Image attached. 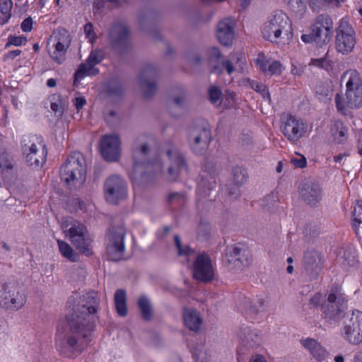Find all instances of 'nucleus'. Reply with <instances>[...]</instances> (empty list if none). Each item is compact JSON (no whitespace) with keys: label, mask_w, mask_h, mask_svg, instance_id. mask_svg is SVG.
I'll return each mask as SVG.
<instances>
[{"label":"nucleus","mask_w":362,"mask_h":362,"mask_svg":"<svg viewBox=\"0 0 362 362\" xmlns=\"http://www.w3.org/2000/svg\"><path fill=\"white\" fill-rule=\"evenodd\" d=\"M68 302L71 310L66 315V326L63 335H59L56 346L59 353L67 358H75L86 347L93 329V316L98 308V295L88 292L79 298L77 304Z\"/></svg>","instance_id":"f257e3e1"},{"label":"nucleus","mask_w":362,"mask_h":362,"mask_svg":"<svg viewBox=\"0 0 362 362\" xmlns=\"http://www.w3.org/2000/svg\"><path fill=\"white\" fill-rule=\"evenodd\" d=\"M261 33L264 39L279 46L289 45L293 40V27L288 16L278 11L269 16L262 24Z\"/></svg>","instance_id":"f03ea898"},{"label":"nucleus","mask_w":362,"mask_h":362,"mask_svg":"<svg viewBox=\"0 0 362 362\" xmlns=\"http://www.w3.org/2000/svg\"><path fill=\"white\" fill-rule=\"evenodd\" d=\"M342 78L346 80V97L337 94L334 100L337 110L346 114L347 108L358 109L362 106V80L359 73L354 69L346 71Z\"/></svg>","instance_id":"7ed1b4c3"},{"label":"nucleus","mask_w":362,"mask_h":362,"mask_svg":"<svg viewBox=\"0 0 362 362\" xmlns=\"http://www.w3.org/2000/svg\"><path fill=\"white\" fill-rule=\"evenodd\" d=\"M62 181L69 188L81 187L86 176V167L83 156L79 152H74L63 163L60 170Z\"/></svg>","instance_id":"20e7f679"},{"label":"nucleus","mask_w":362,"mask_h":362,"mask_svg":"<svg viewBox=\"0 0 362 362\" xmlns=\"http://www.w3.org/2000/svg\"><path fill=\"white\" fill-rule=\"evenodd\" d=\"M65 236L75 247L86 256L93 254V239L84 224L77 221H71L63 226Z\"/></svg>","instance_id":"39448f33"},{"label":"nucleus","mask_w":362,"mask_h":362,"mask_svg":"<svg viewBox=\"0 0 362 362\" xmlns=\"http://www.w3.org/2000/svg\"><path fill=\"white\" fill-rule=\"evenodd\" d=\"M148 146L146 144H143L139 146L135 144L132 156L134 159V171L131 173L132 180L136 178L137 174H141V177L144 176V173L155 171L159 172L162 170V163L159 159L147 161V154Z\"/></svg>","instance_id":"423d86ee"},{"label":"nucleus","mask_w":362,"mask_h":362,"mask_svg":"<svg viewBox=\"0 0 362 362\" xmlns=\"http://www.w3.org/2000/svg\"><path fill=\"white\" fill-rule=\"evenodd\" d=\"M356 42V34L353 26L346 19L340 20L334 40L337 52L343 55L349 54L354 50Z\"/></svg>","instance_id":"0eeeda50"},{"label":"nucleus","mask_w":362,"mask_h":362,"mask_svg":"<svg viewBox=\"0 0 362 362\" xmlns=\"http://www.w3.org/2000/svg\"><path fill=\"white\" fill-rule=\"evenodd\" d=\"M341 335L349 344L358 345L362 342V312L354 310L345 317Z\"/></svg>","instance_id":"6e6552de"},{"label":"nucleus","mask_w":362,"mask_h":362,"mask_svg":"<svg viewBox=\"0 0 362 362\" xmlns=\"http://www.w3.org/2000/svg\"><path fill=\"white\" fill-rule=\"evenodd\" d=\"M347 301V296L339 290L332 291L329 293L327 302L322 305V314L327 323L332 324L341 317Z\"/></svg>","instance_id":"1a4fd4ad"},{"label":"nucleus","mask_w":362,"mask_h":362,"mask_svg":"<svg viewBox=\"0 0 362 362\" xmlns=\"http://www.w3.org/2000/svg\"><path fill=\"white\" fill-rule=\"evenodd\" d=\"M26 303V296L15 284L0 283V306L19 310Z\"/></svg>","instance_id":"9d476101"},{"label":"nucleus","mask_w":362,"mask_h":362,"mask_svg":"<svg viewBox=\"0 0 362 362\" xmlns=\"http://www.w3.org/2000/svg\"><path fill=\"white\" fill-rule=\"evenodd\" d=\"M71 42V38L68 30L58 29L53 32L50 37V43L53 50L50 53L52 59L62 64L66 59V54Z\"/></svg>","instance_id":"9b49d317"},{"label":"nucleus","mask_w":362,"mask_h":362,"mask_svg":"<svg viewBox=\"0 0 362 362\" xmlns=\"http://www.w3.org/2000/svg\"><path fill=\"white\" fill-rule=\"evenodd\" d=\"M281 131L290 142L296 144L305 136L307 125L302 119L288 115L282 119Z\"/></svg>","instance_id":"f8f14e48"},{"label":"nucleus","mask_w":362,"mask_h":362,"mask_svg":"<svg viewBox=\"0 0 362 362\" xmlns=\"http://www.w3.org/2000/svg\"><path fill=\"white\" fill-rule=\"evenodd\" d=\"M333 22L332 18L325 14L319 15L310 25V32L313 33L315 43L318 45L327 44L332 37Z\"/></svg>","instance_id":"ddd939ff"},{"label":"nucleus","mask_w":362,"mask_h":362,"mask_svg":"<svg viewBox=\"0 0 362 362\" xmlns=\"http://www.w3.org/2000/svg\"><path fill=\"white\" fill-rule=\"evenodd\" d=\"M105 195L108 202L117 203L127 195V187L124 180L117 175L110 176L105 184Z\"/></svg>","instance_id":"4468645a"},{"label":"nucleus","mask_w":362,"mask_h":362,"mask_svg":"<svg viewBox=\"0 0 362 362\" xmlns=\"http://www.w3.org/2000/svg\"><path fill=\"white\" fill-rule=\"evenodd\" d=\"M193 276L198 281L208 282L213 279L214 269L211 259L206 254L197 256L193 264Z\"/></svg>","instance_id":"2eb2a0df"},{"label":"nucleus","mask_w":362,"mask_h":362,"mask_svg":"<svg viewBox=\"0 0 362 362\" xmlns=\"http://www.w3.org/2000/svg\"><path fill=\"white\" fill-rule=\"evenodd\" d=\"M103 157L109 161L117 160L120 156V140L117 134H106L100 141Z\"/></svg>","instance_id":"dca6fc26"},{"label":"nucleus","mask_w":362,"mask_h":362,"mask_svg":"<svg viewBox=\"0 0 362 362\" xmlns=\"http://www.w3.org/2000/svg\"><path fill=\"white\" fill-rule=\"evenodd\" d=\"M104 59V52L100 49H95L90 52L86 63L81 64L75 73V80L79 81L86 76H93L98 73L95 66Z\"/></svg>","instance_id":"f3484780"},{"label":"nucleus","mask_w":362,"mask_h":362,"mask_svg":"<svg viewBox=\"0 0 362 362\" xmlns=\"http://www.w3.org/2000/svg\"><path fill=\"white\" fill-rule=\"evenodd\" d=\"M300 344L317 362L324 361L329 356L327 349L314 338H302L300 339Z\"/></svg>","instance_id":"a211bd4d"},{"label":"nucleus","mask_w":362,"mask_h":362,"mask_svg":"<svg viewBox=\"0 0 362 362\" xmlns=\"http://www.w3.org/2000/svg\"><path fill=\"white\" fill-rule=\"evenodd\" d=\"M235 20L233 18H226L221 21L217 25L216 36L221 44L224 46H230L235 38Z\"/></svg>","instance_id":"6ab92c4d"},{"label":"nucleus","mask_w":362,"mask_h":362,"mask_svg":"<svg viewBox=\"0 0 362 362\" xmlns=\"http://www.w3.org/2000/svg\"><path fill=\"white\" fill-rule=\"evenodd\" d=\"M240 346L238 350V353H243L247 348H256L263 342V337L261 333L256 329H247L240 336Z\"/></svg>","instance_id":"aec40b11"},{"label":"nucleus","mask_w":362,"mask_h":362,"mask_svg":"<svg viewBox=\"0 0 362 362\" xmlns=\"http://www.w3.org/2000/svg\"><path fill=\"white\" fill-rule=\"evenodd\" d=\"M124 235L122 233L110 235L107 245V252L110 259L118 261L124 255Z\"/></svg>","instance_id":"412c9836"},{"label":"nucleus","mask_w":362,"mask_h":362,"mask_svg":"<svg viewBox=\"0 0 362 362\" xmlns=\"http://www.w3.org/2000/svg\"><path fill=\"white\" fill-rule=\"evenodd\" d=\"M255 62L265 75H280L284 70L279 61L268 59L263 53L257 55Z\"/></svg>","instance_id":"4be33fe9"},{"label":"nucleus","mask_w":362,"mask_h":362,"mask_svg":"<svg viewBox=\"0 0 362 362\" xmlns=\"http://www.w3.org/2000/svg\"><path fill=\"white\" fill-rule=\"evenodd\" d=\"M301 198L310 205H315L322 199V189L317 183L306 182L300 189Z\"/></svg>","instance_id":"5701e85b"},{"label":"nucleus","mask_w":362,"mask_h":362,"mask_svg":"<svg viewBox=\"0 0 362 362\" xmlns=\"http://www.w3.org/2000/svg\"><path fill=\"white\" fill-rule=\"evenodd\" d=\"M168 158L171 163L168 168V173L172 180H175L178 175L186 169V165L182 155L175 147L167 151Z\"/></svg>","instance_id":"b1692460"},{"label":"nucleus","mask_w":362,"mask_h":362,"mask_svg":"<svg viewBox=\"0 0 362 362\" xmlns=\"http://www.w3.org/2000/svg\"><path fill=\"white\" fill-rule=\"evenodd\" d=\"M183 321L185 326L192 331L199 330L202 324V319L199 313L191 308L184 310Z\"/></svg>","instance_id":"393cba45"},{"label":"nucleus","mask_w":362,"mask_h":362,"mask_svg":"<svg viewBox=\"0 0 362 362\" xmlns=\"http://www.w3.org/2000/svg\"><path fill=\"white\" fill-rule=\"evenodd\" d=\"M128 35V30L125 25L122 23L115 25L110 33L112 45H124L127 40Z\"/></svg>","instance_id":"a878e982"},{"label":"nucleus","mask_w":362,"mask_h":362,"mask_svg":"<svg viewBox=\"0 0 362 362\" xmlns=\"http://www.w3.org/2000/svg\"><path fill=\"white\" fill-rule=\"evenodd\" d=\"M210 140V132L206 129H202L199 135L194 138V142L192 144L193 151L196 153L201 154L207 148Z\"/></svg>","instance_id":"bb28decb"},{"label":"nucleus","mask_w":362,"mask_h":362,"mask_svg":"<svg viewBox=\"0 0 362 362\" xmlns=\"http://www.w3.org/2000/svg\"><path fill=\"white\" fill-rule=\"evenodd\" d=\"M347 128L340 121H335L331 124L330 134L335 143L342 144L347 139Z\"/></svg>","instance_id":"cd10ccee"},{"label":"nucleus","mask_w":362,"mask_h":362,"mask_svg":"<svg viewBox=\"0 0 362 362\" xmlns=\"http://www.w3.org/2000/svg\"><path fill=\"white\" fill-rule=\"evenodd\" d=\"M245 62L244 55L240 53L230 54V59L223 62L222 66L228 74H231L238 68L242 69V64Z\"/></svg>","instance_id":"c85d7f7f"},{"label":"nucleus","mask_w":362,"mask_h":362,"mask_svg":"<svg viewBox=\"0 0 362 362\" xmlns=\"http://www.w3.org/2000/svg\"><path fill=\"white\" fill-rule=\"evenodd\" d=\"M304 262L308 269L317 270L321 268V255L316 251H308L305 254Z\"/></svg>","instance_id":"c756f323"},{"label":"nucleus","mask_w":362,"mask_h":362,"mask_svg":"<svg viewBox=\"0 0 362 362\" xmlns=\"http://www.w3.org/2000/svg\"><path fill=\"white\" fill-rule=\"evenodd\" d=\"M174 240L177 249L178 255L183 258L182 263H188L189 259L195 255L194 250H192L188 246H182L178 235H175Z\"/></svg>","instance_id":"7c9ffc66"},{"label":"nucleus","mask_w":362,"mask_h":362,"mask_svg":"<svg viewBox=\"0 0 362 362\" xmlns=\"http://www.w3.org/2000/svg\"><path fill=\"white\" fill-rule=\"evenodd\" d=\"M23 151L24 153H26L28 151L29 153L26 156L27 162L31 166L39 167L42 166V163L45 162V158H42V161H40L37 158H35V155L37 151V146L35 144H33L30 146H28L26 144L23 146Z\"/></svg>","instance_id":"2f4dec72"},{"label":"nucleus","mask_w":362,"mask_h":362,"mask_svg":"<svg viewBox=\"0 0 362 362\" xmlns=\"http://www.w3.org/2000/svg\"><path fill=\"white\" fill-rule=\"evenodd\" d=\"M57 243L59 252L64 257L71 262H76L78 259V253L74 250L69 244L62 240H58Z\"/></svg>","instance_id":"473e14b6"},{"label":"nucleus","mask_w":362,"mask_h":362,"mask_svg":"<svg viewBox=\"0 0 362 362\" xmlns=\"http://www.w3.org/2000/svg\"><path fill=\"white\" fill-rule=\"evenodd\" d=\"M115 303L117 313L125 316L127 313L126 305V293L124 290H117L115 294Z\"/></svg>","instance_id":"72a5a7b5"},{"label":"nucleus","mask_w":362,"mask_h":362,"mask_svg":"<svg viewBox=\"0 0 362 362\" xmlns=\"http://www.w3.org/2000/svg\"><path fill=\"white\" fill-rule=\"evenodd\" d=\"M192 353L197 362H208L211 358V354L203 344L197 345L193 348Z\"/></svg>","instance_id":"f704fd0d"},{"label":"nucleus","mask_w":362,"mask_h":362,"mask_svg":"<svg viewBox=\"0 0 362 362\" xmlns=\"http://www.w3.org/2000/svg\"><path fill=\"white\" fill-rule=\"evenodd\" d=\"M245 86H248L254 90L259 93L264 99L270 101V95L267 87L262 83L250 80L249 78L245 80Z\"/></svg>","instance_id":"c9c22d12"},{"label":"nucleus","mask_w":362,"mask_h":362,"mask_svg":"<svg viewBox=\"0 0 362 362\" xmlns=\"http://www.w3.org/2000/svg\"><path fill=\"white\" fill-rule=\"evenodd\" d=\"M138 304L143 318L146 320H149L152 316V308L149 299L146 296H141L139 298Z\"/></svg>","instance_id":"e433bc0d"},{"label":"nucleus","mask_w":362,"mask_h":362,"mask_svg":"<svg viewBox=\"0 0 362 362\" xmlns=\"http://www.w3.org/2000/svg\"><path fill=\"white\" fill-rule=\"evenodd\" d=\"M209 56H210V63L213 67L214 72L221 73L222 69L219 68L218 66L213 65L214 62H216L220 57H221V54L220 50L216 47H212L209 49Z\"/></svg>","instance_id":"4c0bfd02"},{"label":"nucleus","mask_w":362,"mask_h":362,"mask_svg":"<svg viewBox=\"0 0 362 362\" xmlns=\"http://www.w3.org/2000/svg\"><path fill=\"white\" fill-rule=\"evenodd\" d=\"M247 179L246 170L240 167L233 170V180L237 185L243 184Z\"/></svg>","instance_id":"58836bf2"},{"label":"nucleus","mask_w":362,"mask_h":362,"mask_svg":"<svg viewBox=\"0 0 362 362\" xmlns=\"http://www.w3.org/2000/svg\"><path fill=\"white\" fill-rule=\"evenodd\" d=\"M26 42V37L9 35L8 37V42L5 45V48H8L11 45L21 46L22 45H25Z\"/></svg>","instance_id":"ea45409f"},{"label":"nucleus","mask_w":362,"mask_h":362,"mask_svg":"<svg viewBox=\"0 0 362 362\" xmlns=\"http://www.w3.org/2000/svg\"><path fill=\"white\" fill-rule=\"evenodd\" d=\"M66 103L61 98H58L57 101L51 103V109L57 117H60L64 112Z\"/></svg>","instance_id":"a19ab883"},{"label":"nucleus","mask_w":362,"mask_h":362,"mask_svg":"<svg viewBox=\"0 0 362 362\" xmlns=\"http://www.w3.org/2000/svg\"><path fill=\"white\" fill-rule=\"evenodd\" d=\"M222 93L221 90L216 86H212L209 89V99L212 104L218 105L220 104V99Z\"/></svg>","instance_id":"79ce46f5"},{"label":"nucleus","mask_w":362,"mask_h":362,"mask_svg":"<svg viewBox=\"0 0 362 362\" xmlns=\"http://www.w3.org/2000/svg\"><path fill=\"white\" fill-rule=\"evenodd\" d=\"M140 83L146 96H150L155 91L156 86L153 82L148 81L141 77Z\"/></svg>","instance_id":"37998d69"},{"label":"nucleus","mask_w":362,"mask_h":362,"mask_svg":"<svg viewBox=\"0 0 362 362\" xmlns=\"http://www.w3.org/2000/svg\"><path fill=\"white\" fill-rule=\"evenodd\" d=\"M84 33L86 37L93 44L95 40L96 35L93 30V25L91 23H88L84 25Z\"/></svg>","instance_id":"c03bdc74"},{"label":"nucleus","mask_w":362,"mask_h":362,"mask_svg":"<svg viewBox=\"0 0 362 362\" xmlns=\"http://www.w3.org/2000/svg\"><path fill=\"white\" fill-rule=\"evenodd\" d=\"M291 163L296 168H303L307 165V160L305 156L298 154L296 157L291 158Z\"/></svg>","instance_id":"a18cd8bd"},{"label":"nucleus","mask_w":362,"mask_h":362,"mask_svg":"<svg viewBox=\"0 0 362 362\" xmlns=\"http://www.w3.org/2000/svg\"><path fill=\"white\" fill-rule=\"evenodd\" d=\"M12 7L13 2L11 0H1L0 11L2 14H11V11Z\"/></svg>","instance_id":"49530a36"},{"label":"nucleus","mask_w":362,"mask_h":362,"mask_svg":"<svg viewBox=\"0 0 362 362\" xmlns=\"http://www.w3.org/2000/svg\"><path fill=\"white\" fill-rule=\"evenodd\" d=\"M225 105L226 107H233L236 104V95L233 91L227 90L225 93Z\"/></svg>","instance_id":"de8ad7c7"},{"label":"nucleus","mask_w":362,"mask_h":362,"mask_svg":"<svg viewBox=\"0 0 362 362\" xmlns=\"http://www.w3.org/2000/svg\"><path fill=\"white\" fill-rule=\"evenodd\" d=\"M329 62L325 58H320V59H313L310 62V65L320 67V68H326L328 66Z\"/></svg>","instance_id":"09e8293b"},{"label":"nucleus","mask_w":362,"mask_h":362,"mask_svg":"<svg viewBox=\"0 0 362 362\" xmlns=\"http://www.w3.org/2000/svg\"><path fill=\"white\" fill-rule=\"evenodd\" d=\"M33 21L31 17L26 18L22 23L21 28L23 32H30L33 29Z\"/></svg>","instance_id":"8fccbe9b"},{"label":"nucleus","mask_w":362,"mask_h":362,"mask_svg":"<svg viewBox=\"0 0 362 362\" xmlns=\"http://www.w3.org/2000/svg\"><path fill=\"white\" fill-rule=\"evenodd\" d=\"M323 301V296L322 294L317 293L313 296V297L310 299V303L314 305H322L323 303H322Z\"/></svg>","instance_id":"3c124183"},{"label":"nucleus","mask_w":362,"mask_h":362,"mask_svg":"<svg viewBox=\"0 0 362 362\" xmlns=\"http://www.w3.org/2000/svg\"><path fill=\"white\" fill-rule=\"evenodd\" d=\"M21 53V50H20V49H15V50L10 51L6 54L4 55V61L13 60L16 57L20 55Z\"/></svg>","instance_id":"603ef678"},{"label":"nucleus","mask_w":362,"mask_h":362,"mask_svg":"<svg viewBox=\"0 0 362 362\" xmlns=\"http://www.w3.org/2000/svg\"><path fill=\"white\" fill-rule=\"evenodd\" d=\"M230 255L232 257H234L235 261H240V256L242 252V250L238 247H233L229 249Z\"/></svg>","instance_id":"864d4df0"},{"label":"nucleus","mask_w":362,"mask_h":362,"mask_svg":"<svg viewBox=\"0 0 362 362\" xmlns=\"http://www.w3.org/2000/svg\"><path fill=\"white\" fill-rule=\"evenodd\" d=\"M86 103V99L83 97H78L74 99V105L78 111L83 107Z\"/></svg>","instance_id":"5fc2aeb1"},{"label":"nucleus","mask_w":362,"mask_h":362,"mask_svg":"<svg viewBox=\"0 0 362 362\" xmlns=\"http://www.w3.org/2000/svg\"><path fill=\"white\" fill-rule=\"evenodd\" d=\"M300 39L305 43L315 42V38L312 32H310V34H303Z\"/></svg>","instance_id":"6e6d98bb"},{"label":"nucleus","mask_w":362,"mask_h":362,"mask_svg":"<svg viewBox=\"0 0 362 362\" xmlns=\"http://www.w3.org/2000/svg\"><path fill=\"white\" fill-rule=\"evenodd\" d=\"M250 362H267L265 358L259 354H256L252 356Z\"/></svg>","instance_id":"4d7b16f0"},{"label":"nucleus","mask_w":362,"mask_h":362,"mask_svg":"<svg viewBox=\"0 0 362 362\" xmlns=\"http://www.w3.org/2000/svg\"><path fill=\"white\" fill-rule=\"evenodd\" d=\"M252 0H239L240 6L243 10L247 9Z\"/></svg>","instance_id":"13d9d810"},{"label":"nucleus","mask_w":362,"mask_h":362,"mask_svg":"<svg viewBox=\"0 0 362 362\" xmlns=\"http://www.w3.org/2000/svg\"><path fill=\"white\" fill-rule=\"evenodd\" d=\"M348 156H349V154L346 153H339V155L335 156L334 157V161L335 163H341L342 160L344 159L345 158H346Z\"/></svg>","instance_id":"bf43d9fd"},{"label":"nucleus","mask_w":362,"mask_h":362,"mask_svg":"<svg viewBox=\"0 0 362 362\" xmlns=\"http://www.w3.org/2000/svg\"><path fill=\"white\" fill-rule=\"evenodd\" d=\"M328 4H334L337 6H339L341 3L344 2L346 0H325Z\"/></svg>","instance_id":"052dcab7"},{"label":"nucleus","mask_w":362,"mask_h":362,"mask_svg":"<svg viewBox=\"0 0 362 362\" xmlns=\"http://www.w3.org/2000/svg\"><path fill=\"white\" fill-rule=\"evenodd\" d=\"M3 15L4 16V17L0 18L2 25L6 23L11 16V14H3Z\"/></svg>","instance_id":"680f3d73"},{"label":"nucleus","mask_w":362,"mask_h":362,"mask_svg":"<svg viewBox=\"0 0 362 362\" xmlns=\"http://www.w3.org/2000/svg\"><path fill=\"white\" fill-rule=\"evenodd\" d=\"M354 362H362V351H359L355 355Z\"/></svg>","instance_id":"e2e57ef3"},{"label":"nucleus","mask_w":362,"mask_h":362,"mask_svg":"<svg viewBox=\"0 0 362 362\" xmlns=\"http://www.w3.org/2000/svg\"><path fill=\"white\" fill-rule=\"evenodd\" d=\"M56 81L54 78H49L47 81V86L49 87H54L56 86Z\"/></svg>","instance_id":"0e129e2a"},{"label":"nucleus","mask_w":362,"mask_h":362,"mask_svg":"<svg viewBox=\"0 0 362 362\" xmlns=\"http://www.w3.org/2000/svg\"><path fill=\"white\" fill-rule=\"evenodd\" d=\"M334 362H344V356L338 355L334 357Z\"/></svg>","instance_id":"69168bd1"},{"label":"nucleus","mask_w":362,"mask_h":362,"mask_svg":"<svg viewBox=\"0 0 362 362\" xmlns=\"http://www.w3.org/2000/svg\"><path fill=\"white\" fill-rule=\"evenodd\" d=\"M182 100H183V98L182 97H178V98H175V103L176 105H180L182 104Z\"/></svg>","instance_id":"338daca9"},{"label":"nucleus","mask_w":362,"mask_h":362,"mask_svg":"<svg viewBox=\"0 0 362 362\" xmlns=\"http://www.w3.org/2000/svg\"><path fill=\"white\" fill-rule=\"evenodd\" d=\"M310 4L313 5H318L322 0H310Z\"/></svg>","instance_id":"774afa93"}]
</instances>
